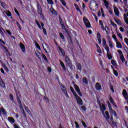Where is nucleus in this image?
Returning a JSON list of instances; mask_svg holds the SVG:
<instances>
[{
	"label": "nucleus",
	"instance_id": "obj_60",
	"mask_svg": "<svg viewBox=\"0 0 128 128\" xmlns=\"http://www.w3.org/2000/svg\"><path fill=\"white\" fill-rule=\"evenodd\" d=\"M110 101L111 102V104L114 102V99H112V97L111 96H110Z\"/></svg>",
	"mask_w": 128,
	"mask_h": 128
},
{
	"label": "nucleus",
	"instance_id": "obj_13",
	"mask_svg": "<svg viewBox=\"0 0 128 128\" xmlns=\"http://www.w3.org/2000/svg\"><path fill=\"white\" fill-rule=\"evenodd\" d=\"M76 68L78 70H80V72H82V64L78 63V62H76Z\"/></svg>",
	"mask_w": 128,
	"mask_h": 128
},
{
	"label": "nucleus",
	"instance_id": "obj_57",
	"mask_svg": "<svg viewBox=\"0 0 128 128\" xmlns=\"http://www.w3.org/2000/svg\"><path fill=\"white\" fill-rule=\"evenodd\" d=\"M14 12H15L17 16H20V12H18V10H16V8H14Z\"/></svg>",
	"mask_w": 128,
	"mask_h": 128
},
{
	"label": "nucleus",
	"instance_id": "obj_9",
	"mask_svg": "<svg viewBox=\"0 0 128 128\" xmlns=\"http://www.w3.org/2000/svg\"><path fill=\"white\" fill-rule=\"evenodd\" d=\"M100 110L102 112L103 114V116L104 118H106V114H104V110H106V105L104 104H102V106H100Z\"/></svg>",
	"mask_w": 128,
	"mask_h": 128
},
{
	"label": "nucleus",
	"instance_id": "obj_20",
	"mask_svg": "<svg viewBox=\"0 0 128 128\" xmlns=\"http://www.w3.org/2000/svg\"><path fill=\"white\" fill-rule=\"evenodd\" d=\"M96 88L97 90H102V85L99 82L96 83Z\"/></svg>",
	"mask_w": 128,
	"mask_h": 128
},
{
	"label": "nucleus",
	"instance_id": "obj_7",
	"mask_svg": "<svg viewBox=\"0 0 128 128\" xmlns=\"http://www.w3.org/2000/svg\"><path fill=\"white\" fill-rule=\"evenodd\" d=\"M105 50H106V56L108 60H112V53L110 52V47L108 46H105Z\"/></svg>",
	"mask_w": 128,
	"mask_h": 128
},
{
	"label": "nucleus",
	"instance_id": "obj_61",
	"mask_svg": "<svg viewBox=\"0 0 128 128\" xmlns=\"http://www.w3.org/2000/svg\"><path fill=\"white\" fill-rule=\"evenodd\" d=\"M113 114L116 118H118V114H116V111H114Z\"/></svg>",
	"mask_w": 128,
	"mask_h": 128
},
{
	"label": "nucleus",
	"instance_id": "obj_34",
	"mask_svg": "<svg viewBox=\"0 0 128 128\" xmlns=\"http://www.w3.org/2000/svg\"><path fill=\"white\" fill-rule=\"evenodd\" d=\"M74 88H75V90H76V92H79L80 90V87H78L76 84H74Z\"/></svg>",
	"mask_w": 128,
	"mask_h": 128
},
{
	"label": "nucleus",
	"instance_id": "obj_31",
	"mask_svg": "<svg viewBox=\"0 0 128 128\" xmlns=\"http://www.w3.org/2000/svg\"><path fill=\"white\" fill-rule=\"evenodd\" d=\"M1 110V112H2V114L4 116H6L8 114H6V110H4V108H0Z\"/></svg>",
	"mask_w": 128,
	"mask_h": 128
},
{
	"label": "nucleus",
	"instance_id": "obj_2",
	"mask_svg": "<svg viewBox=\"0 0 128 128\" xmlns=\"http://www.w3.org/2000/svg\"><path fill=\"white\" fill-rule=\"evenodd\" d=\"M37 12L38 14L40 16L41 18H42L43 20H44V16L42 14V8L40 3H37Z\"/></svg>",
	"mask_w": 128,
	"mask_h": 128
},
{
	"label": "nucleus",
	"instance_id": "obj_35",
	"mask_svg": "<svg viewBox=\"0 0 128 128\" xmlns=\"http://www.w3.org/2000/svg\"><path fill=\"white\" fill-rule=\"evenodd\" d=\"M124 20L126 24L128 25V18L126 16V14H124Z\"/></svg>",
	"mask_w": 128,
	"mask_h": 128
},
{
	"label": "nucleus",
	"instance_id": "obj_11",
	"mask_svg": "<svg viewBox=\"0 0 128 128\" xmlns=\"http://www.w3.org/2000/svg\"><path fill=\"white\" fill-rule=\"evenodd\" d=\"M36 25L38 26V28H40V30H42V29L44 28V22H42L41 24H40V22H38V20H36ZM40 24H41V26H40Z\"/></svg>",
	"mask_w": 128,
	"mask_h": 128
},
{
	"label": "nucleus",
	"instance_id": "obj_28",
	"mask_svg": "<svg viewBox=\"0 0 128 128\" xmlns=\"http://www.w3.org/2000/svg\"><path fill=\"white\" fill-rule=\"evenodd\" d=\"M116 42V48H122V44L120 42Z\"/></svg>",
	"mask_w": 128,
	"mask_h": 128
},
{
	"label": "nucleus",
	"instance_id": "obj_8",
	"mask_svg": "<svg viewBox=\"0 0 128 128\" xmlns=\"http://www.w3.org/2000/svg\"><path fill=\"white\" fill-rule=\"evenodd\" d=\"M101 28L102 30H105L106 32V34H110V28L108 26H104V23L100 25Z\"/></svg>",
	"mask_w": 128,
	"mask_h": 128
},
{
	"label": "nucleus",
	"instance_id": "obj_43",
	"mask_svg": "<svg viewBox=\"0 0 128 128\" xmlns=\"http://www.w3.org/2000/svg\"><path fill=\"white\" fill-rule=\"evenodd\" d=\"M59 36L62 40H64V34H62V33L60 32L59 33Z\"/></svg>",
	"mask_w": 128,
	"mask_h": 128
},
{
	"label": "nucleus",
	"instance_id": "obj_56",
	"mask_svg": "<svg viewBox=\"0 0 128 128\" xmlns=\"http://www.w3.org/2000/svg\"><path fill=\"white\" fill-rule=\"evenodd\" d=\"M43 30V32L45 36H46L48 34V33L46 32V30L45 28H42Z\"/></svg>",
	"mask_w": 128,
	"mask_h": 128
},
{
	"label": "nucleus",
	"instance_id": "obj_3",
	"mask_svg": "<svg viewBox=\"0 0 128 128\" xmlns=\"http://www.w3.org/2000/svg\"><path fill=\"white\" fill-rule=\"evenodd\" d=\"M65 62L66 66H68L71 70L72 68V62L70 58V57L66 55L65 56Z\"/></svg>",
	"mask_w": 128,
	"mask_h": 128
},
{
	"label": "nucleus",
	"instance_id": "obj_29",
	"mask_svg": "<svg viewBox=\"0 0 128 128\" xmlns=\"http://www.w3.org/2000/svg\"><path fill=\"white\" fill-rule=\"evenodd\" d=\"M62 92L64 94L66 98H70V96H68V90H64Z\"/></svg>",
	"mask_w": 128,
	"mask_h": 128
},
{
	"label": "nucleus",
	"instance_id": "obj_41",
	"mask_svg": "<svg viewBox=\"0 0 128 128\" xmlns=\"http://www.w3.org/2000/svg\"><path fill=\"white\" fill-rule=\"evenodd\" d=\"M111 64L114 66H116V61H114V60H111Z\"/></svg>",
	"mask_w": 128,
	"mask_h": 128
},
{
	"label": "nucleus",
	"instance_id": "obj_39",
	"mask_svg": "<svg viewBox=\"0 0 128 128\" xmlns=\"http://www.w3.org/2000/svg\"><path fill=\"white\" fill-rule=\"evenodd\" d=\"M52 13L53 14H54V16H58V12H56V10L54 9V8H52Z\"/></svg>",
	"mask_w": 128,
	"mask_h": 128
},
{
	"label": "nucleus",
	"instance_id": "obj_17",
	"mask_svg": "<svg viewBox=\"0 0 128 128\" xmlns=\"http://www.w3.org/2000/svg\"><path fill=\"white\" fill-rule=\"evenodd\" d=\"M36 54L37 58H38L40 60H42V53L38 51H37L36 52Z\"/></svg>",
	"mask_w": 128,
	"mask_h": 128
},
{
	"label": "nucleus",
	"instance_id": "obj_21",
	"mask_svg": "<svg viewBox=\"0 0 128 128\" xmlns=\"http://www.w3.org/2000/svg\"><path fill=\"white\" fill-rule=\"evenodd\" d=\"M0 86H2V88H6V84H4V80H2V78H0Z\"/></svg>",
	"mask_w": 128,
	"mask_h": 128
},
{
	"label": "nucleus",
	"instance_id": "obj_64",
	"mask_svg": "<svg viewBox=\"0 0 128 128\" xmlns=\"http://www.w3.org/2000/svg\"><path fill=\"white\" fill-rule=\"evenodd\" d=\"M112 126H117L116 123L114 121L112 122Z\"/></svg>",
	"mask_w": 128,
	"mask_h": 128
},
{
	"label": "nucleus",
	"instance_id": "obj_14",
	"mask_svg": "<svg viewBox=\"0 0 128 128\" xmlns=\"http://www.w3.org/2000/svg\"><path fill=\"white\" fill-rule=\"evenodd\" d=\"M114 12L116 16H120V10H118V8H117L116 6H114Z\"/></svg>",
	"mask_w": 128,
	"mask_h": 128
},
{
	"label": "nucleus",
	"instance_id": "obj_22",
	"mask_svg": "<svg viewBox=\"0 0 128 128\" xmlns=\"http://www.w3.org/2000/svg\"><path fill=\"white\" fill-rule=\"evenodd\" d=\"M59 62H60V64L63 70H66V65H64V64L62 62V60H60Z\"/></svg>",
	"mask_w": 128,
	"mask_h": 128
},
{
	"label": "nucleus",
	"instance_id": "obj_62",
	"mask_svg": "<svg viewBox=\"0 0 128 128\" xmlns=\"http://www.w3.org/2000/svg\"><path fill=\"white\" fill-rule=\"evenodd\" d=\"M111 24H112L114 28H116V26H118L116 24H114V22H112V21H111Z\"/></svg>",
	"mask_w": 128,
	"mask_h": 128
},
{
	"label": "nucleus",
	"instance_id": "obj_10",
	"mask_svg": "<svg viewBox=\"0 0 128 128\" xmlns=\"http://www.w3.org/2000/svg\"><path fill=\"white\" fill-rule=\"evenodd\" d=\"M56 46H58V50H60V52L61 54H62V56H66V52H64V50L62 49V48H60V46H58V44L57 42L56 43Z\"/></svg>",
	"mask_w": 128,
	"mask_h": 128
},
{
	"label": "nucleus",
	"instance_id": "obj_63",
	"mask_svg": "<svg viewBox=\"0 0 128 128\" xmlns=\"http://www.w3.org/2000/svg\"><path fill=\"white\" fill-rule=\"evenodd\" d=\"M74 124H76V128H80V125H78V123L77 122H75Z\"/></svg>",
	"mask_w": 128,
	"mask_h": 128
},
{
	"label": "nucleus",
	"instance_id": "obj_18",
	"mask_svg": "<svg viewBox=\"0 0 128 128\" xmlns=\"http://www.w3.org/2000/svg\"><path fill=\"white\" fill-rule=\"evenodd\" d=\"M20 48L22 52H26V46L22 42L20 43Z\"/></svg>",
	"mask_w": 128,
	"mask_h": 128
},
{
	"label": "nucleus",
	"instance_id": "obj_45",
	"mask_svg": "<svg viewBox=\"0 0 128 128\" xmlns=\"http://www.w3.org/2000/svg\"><path fill=\"white\" fill-rule=\"evenodd\" d=\"M35 44L36 46V48H38V50H40V45L38 44L36 42H35Z\"/></svg>",
	"mask_w": 128,
	"mask_h": 128
},
{
	"label": "nucleus",
	"instance_id": "obj_26",
	"mask_svg": "<svg viewBox=\"0 0 128 128\" xmlns=\"http://www.w3.org/2000/svg\"><path fill=\"white\" fill-rule=\"evenodd\" d=\"M59 21L60 22V24L62 26V28H64L66 26H64V22L62 21V18L59 17Z\"/></svg>",
	"mask_w": 128,
	"mask_h": 128
},
{
	"label": "nucleus",
	"instance_id": "obj_1",
	"mask_svg": "<svg viewBox=\"0 0 128 128\" xmlns=\"http://www.w3.org/2000/svg\"><path fill=\"white\" fill-rule=\"evenodd\" d=\"M118 54H119L120 60L122 62V64H124L125 62V66H128V61H126V58H124V54H122V50H118Z\"/></svg>",
	"mask_w": 128,
	"mask_h": 128
},
{
	"label": "nucleus",
	"instance_id": "obj_51",
	"mask_svg": "<svg viewBox=\"0 0 128 128\" xmlns=\"http://www.w3.org/2000/svg\"><path fill=\"white\" fill-rule=\"evenodd\" d=\"M114 74L116 76H118V71L116 70H114Z\"/></svg>",
	"mask_w": 128,
	"mask_h": 128
},
{
	"label": "nucleus",
	"instance_id": "obj_37",
	"mask_svg": "<svg viewBox=\"0 0 128 128\" xmlns=\"http://www.w3.org/2000/svg\"><path fill=\"white\" fill-rule=\"evenodd\" d=\"M60 0V2H62L64 6H66V1L64 0Z\"/></svg>",
	"mask_w": 128,
	"mask_h": 128
},
{
	"label": "nucleus",
	"instance_id": "obj_55",
	"mask_svg": "<svg viewBox=\"0 0 128 128\" xmlns=\"http://www.w3.org/2000/svg\"><path fill=\"white\" fill-rule=\"evenodd\" d=\"M22 114L25 118H26V112H24V110H22Z\"/></svg>",
	"mask_w": 128,
	"mask_h": 128
},
{
	"label": "nucleus",
	"instance_id": "obj_23",
	"mask_svg": "<svg viewBox=\"0 0 128 128\" xmlns=\"http://www.w3.org/2000/svg\"><path fill=\"white\" fill-rule=\"evenodd\" d=\"M59 84L62 90V92H64V90H66V86H64V84L60 82Z\"/></svg>",
	"mask_w": 128,
	"mask_h": 128
},
{
	"label": "nucleus",
	"instance_id": "obj_6",
	"mask_svg": "<svg viewBox=\"0 0 128 128\" xmlns=\"http://www.w3.org/2000/svg\"><path fill=\"white\" fill-rule=\"evenodd\" d=\"M76 100V102H77L78 104V106H84V102H82V98L78 94L76 96H74Z\"/></svg>",
	"mask_w": 128,
	"mask_h": 128
},
{
	"label": "nucleus",
	"instance_id": "obj_50",
	"mask_svg": "<svg viewBox=\"0 0 128 128\" xmlns=\"http://www.w3.org/2000/svg\"><path fill=\"white\" fill-rule=\"evenodd\" d=\"M62 28L64 30H65V32H66V34H70V32H68V30H66V26H64V28Z\"/></svg>",
	"mask_w": 128,
	"mask_h": 128
},
{
	"label": "nucleus",
	"instance_id": "obj_30",
	"mask_svg": "<svg viewBox=\"0 0 128 128\" xmlns=\"http://www.w3.org/2000/svg\"><path fill=\"white\" fill-rule=\"evenodd\" d=\"M42 58L44 59V60H45L46 62H48V58H46V56L44 54H42Z\"/></svg>",
	"mask_w": 128,
	"mask_h": 128
},
{
	"label": "nucleus",
	"instance_id": "obj_48",
	"mask_svg": "<svg viewBox=\"0 0 128 128\" xmlns=\"http://www.w3.org/2000/svg\"><path fill=\"white\" fill-rule=\"evenodd\" d=\"M62 28L64 30H65V32H66V34H70V32H68V30H66V26H64V28Z\"/></svg>",
	"mask_w": 128,
	"mask_h": 128
},
{
	"label": "nucleus",
	"instance_id": "obj_40",
	"mask_svg": "<svg viewBox=\"0 0 128 128\" xmlns=\"http://www.w3.org/2000/svg\"><path fill=\"white\" fill-rule=\"evenodd\" d=\"M114 20L116 22L117 24H118V26H122V22H120V20H116V19H114Z\"/></svg>",
	"mask_w": 128,
	"mask_h": 128
},
{
	"label": "nucleus",
	"instance_id": "obj_15",
	"mask_svg": "<svg viewBox=\"0 0 128 128\" xmlns=\"http://www.w3.org/2000/svg\"><path fill=\"white\" fill-rule=\"evenodd\" d=\"M97 38H98V42L99 44H102V35H100V33L98 32L97 34Z\"/></svg>",
	"mask_w": 128,
	"mask_h": 128
},
{
	"label": "nucleus",
	"instance_id": "obj_42",
	"mask_svg": "<svg viewBox=\"0 0 128 128\" xmlns=\"http://www.w3.org/2000/svg\"><path fill=\"white\" fill-rule=\"evenodd\" d=\"M47 2L49 4H54V1L52 0H47Z\"/></svg>",
	"mask_w": 128,
	"mask_h": 128
},
{
	"label": "nucleus",
	"instance_id": "obj_54",
	"mask_svg": "<svg viewBox=\"0 0 128 128\" xmlns=\"http://www.w3.org/2000/svg\"><path fill=\"white\" fill-rule=\"evenodd\" d=\"M24 109L27 112L28 114L30 113V109H28V106H25Z\"/></svg>",
	"mask_w": 128,
	"mask_h": 128
},
{
	"label": "nucleus",
	"instance_id": "obj_27",
	"mask_svg": "<svg viewBox=\"0 0 128 128\" xmlns=\"http://www.w3.org/2000/svg\"><path fill=\"white\" fill-rule=\"evenodd\" d=\"M70 90L72 92L74 96H78V94H76V91H74V88L70 86Z\"/></svg>",
	"mask_w": 128,
	"mask_h": 128
},
{
	"label": "nucleus",
	"instance_id": "obj_4",
	"mask_svg": "<svg viewBox=\"0 0 128 128\" xmlns=\"http://www.w3.org/2000/svg\"><path fill=\"white\" fill-rule=\"evenodd\" d=\"M42 46L43 48V50L46 53L48 54V52H50V48L48 44L46 43H44L42 44Z\"/></svg>",
	"mask_w": 128,
	"mask_h": 128
},
{
	"label": "nucleus",
	"instance_id": "obj_52",
	"mask_svg": "<svg viewBox=\"0 0 128 128\" xmlns=\"http://www.w3.org/2000/svg\"><path fill=\"white\" fill-rule=\"evenodd\" d=\"M80 108L83 112H86V106H82L80 107Z\"/></svg>",
	"mask_w": 128,
	"mask_h": 128
},
{
	"label": "nucleus",
	"instance_id": "obj_44",
	"mask_svg": "<svg viewBox=\"0 0 128 128\" xmlns=\"http://www.w3.org/2000/svg\"><path fill=\"white\" fill-rule=\"evenodd\" d=\"M1 6H2L4 8L6 6V2H1Z\"/></svg>",
	"mask_w": 128,
	"mask_h": 128
},
{
	"label": "nucleus",
	"instance_id": "obj_16",
	"mask_svg": "<svg viewBox=\"0 0 128 128\" xmlns=\"http://www.w3.org/2000/svg\"><path fill=\"white\" fill-rule=\"evenodd\" d=\"M107 104H108V108H109L110 112V113H112V112L113 113L114 112H115V110H112V104H110V102L108 101Z\"/></svg>",
	"mask_w": 128,
	"mask_h": 128
},
{
	"label": "nucleus",
	"instance_id": "obj_36",
	"mask_svg": "<svg viewBox=\"0 0 128 128\" xmlns=\"http://www.w3.org/2000/svg\"><path fill=\"white\" fill-rule=\"evenodd\" d=\"M9 98L12 102H14V95L12 94H10Z\"/></svg>",
	"mask_w": 128,
	"mask_h": 128
},
{
	"label": "nucleus",
	"instance_id": "obj_33",
	"mask_svg": "<svg viewBox=\"0 0 128 128\" xmlns=\"http://www.w3.org/2000/svg\"><path fill=\"white\" fill-rule=\"evenodd\" d=\"M102 46H108V44H106V41L104 38L102 39Z\"/></svg>",
	"mask_w": 128,
	"mask_h": 128
},
{
	"label": "nucleus",
	"instance_id": "obj_5",
	"mask_svg": "<svg viewBox=\"0 0 128 128\" xmlns=\"http://www.w3.org/2000/svg\"><path fill=\"white\" fill-rule=\"evenodd\" d=\"M83 22L87 28H92V26H90V20L86 18V16L83 17Z\"/></svg>",
	"mask_w": 128,
	"mask_h": 128
},
{
	"label": "nucleus",
	"instance_id": "obj_58",
	"mask_svg": "<svg viewBox=\"0 0 128 128\" xmlns=\"http://www.w3.org/2000/svg\"><path fill=\"white\" fill-rule=\"evenodd\" d=\"M16 24L18 28H19L20 30H22V26H20V23H18V22H16Z\"/></svg>",
	"mask_w": 128,
	"mask_h": 128
},
{
	"label": "nucleus",
	"instance_id": "obj_38",
	"mask_svg": "<svg viewBox=\"0 0 128 128\" xmlns=\"http://www.w3.org/2000/svg\"><path fill=\"white\" fill-rule=\"evenodd\" d=\"M109 46L112 48H114V44L111 40L108 41Z\"/></svg>",
	"mask_w": 128,
	"mask_h": 128
},
{
	"label": "nucleus",
	"instance_id": "obj_24",
	"mask_svg": "<svg viewBox=\"0 0 128 128\" xmlns=\"http://www.w3.org/2000/svg\"><path fill=\"white\" fill-rule=\"evenodd\" d=\"M8 122H11V124H14V122H16V120H14V118H12V116L8 118Z\"/></svg>",
	"mask_w": 128,
	"mask_h": 128
},
{
	"label": "nucleus",
	"instance_id": "obj_47",
	"mask_svg": "<svg viewBox=\"0 0 128 128\" xmlns=\"http://www.w3.org/2000/svg\"><path fill=\"white\" fill-rule=\"evenodd\" d=\"M62 28L64 30H65V32H66V34H70V32H68V30H66V26H64V28Z\"/></svg>",
	"mask_w": 128,
	"mask_h": 128
},
{
	"label": "nucleus",
	"instance_id": "obj_12",
	"mask_svg": "<svg viewBox=\"0 0 128 128\" xmlns=\"http://www.w3.org/2000/svg\"><path fill=\"white\" fill-rule=\"evenodd\" d=\"M16 96L17 102L18 104H22V101L20 100V98H22V95H20V94L17 91H16Z\"/></svg>",
	"mask_w": 128,
	"mask_h": 128
},
{
	"label": "nucleus",
	"instance_id": "obj_25",
	"mask_svg": "<svg viewBox=\"0 0 128 128\" xmlns=\"http://www.w3.org/2000/svg\"><path fill=\"white\" fill-rule=\"evenodd\" d=\"M82 82L84 84H86V86L88 84V78H86V77L83 78Z\"/></svg>",
	"mask_w": 128,
	"mask_h": 128
},
{
	"label": "nucleus",
	"instance_id": "obj_46",
	"mask_svg": "<svg viewBox=\"0 0 128 128\" xmlns=\"http://www.w3.org/2000/svg\"><path fill=\"white\" fill-rule=\"evenodd\" d=\"M6 14L8 17L12 16V12H10V11L8 10L6 12Z\"/></svg>",
	"mask_w": 128,
	"mask_h": 128
},
{
	"label": "nucleus",
	"instance_id": "obj_53",
	"mask_svg": "<svg viewBox=\"0 0 128 128\" xmlns=\"http://www.w3.org/2000/svg\"><path fill=\"white\" fill-rule=\"evenodd\" d=\"M112 38H114L116 42H118V38H116V36L114 34L112 36Z\"/></svg>",
	"mask_w": 128,
	"mask_h": 128
},
{
	"label": "nucleus",
	"instance_id": "obj_49",
	"mask_svg": "<svg viewBox=\"0 0 128 128\" xmlns=\"http://www.w3.org/2000/svg\"><path fill=\"white\" fill-rule=\"evenodd\" d=\"M62 28L64 30H65V32H66V34H70V32H68V30H66V26H64V28Z\"/></svg>",
	"mask_w": 128,
	"mask_h": 128
},
{
	"label": "nucleus",
	"instance_id": "obj_59",
	"mask_svg": "<svg viewBox=\"0 0 128 128\" xmlns=\"http://www.w3.org/2000/svg\"><path fill=\"white\" fill-rule=\"evenodd\" d=\"M118 38H120V40H122V34L120 33L118 34Z\"/></svg>",
	"mask_w": 128,
	"mask_h": 128
},
{
	"label": "nucleus",
	"instance_id": "obj_32",
	"mask_svg": "<svg viewBox=\"0 0 128 128\" xmlns=\"http://www.w3.org/2000/svg\"><path fill=\"white\" fill-rule=\"evenodd\" d=\"M105 114L106 116V120H110V114H108V112L106 111L105 112Z\"/></svg>",
	"mask_w": 128,
	"mask_h": 128
},
{
	"label": "nucleus",
	"instance_id": "obj_19",
	"mask_svg": "<svg viewBox=\"0 0 128 128\" xmlns=\"http://www.w3.org/2000/svg\"><path fill=\"white\" fill-rule=\"evenodd\" d=\"M102 1L104 2V4L106 8L108 9L110 8V2L108 1H107L106 0H102Z\"/></svg>",
	"mask_w": 128,
	"mask_h": 128
}]
</instances>
